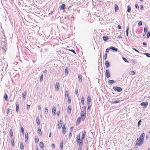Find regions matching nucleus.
<instances>
[{
	"label": "nucleus",
	"instance_id": "obj_1",
	"mask_svg": "<svg viewBox=\"0 0 150 150\" xmlns=\"http://www.w3.org/2000/svg\"><path fill=\"white\" fill-rule=\"evenodd\" d=\"M143 141L142 140H139V138H137L136 140V143L135 146H137V145L139 146H140L143 143Z\"/></svg>",
	"mask_w": 150,
	"mask_h": 150
},
{
	"label": "nucleus",
	"instance_id": "obj_2",
	"mask_svg": "<svg viewBox=\"0 0 150 150\" xmlns=\"http://www.w3.org/2000/svg\"><path fill=\"white\" fill-rule=\"evenodd\" d=\"M86 111L85 110H83L81 111V117L82 120L83 121L84 119H85L86 116Z\"/></svg>",
	"mask_w": 150,
	"mask_h": 150
},
{
	"label": "nucleus",
	"instance_id": "obj_3",
	"mask_svg": "<svg viewBox=\"0 0 150 150\" xmlns=\"http://www.w3.org/2000/svg\"><path fill=\"white\" fill-rule=\"evenodd\" d=\"M113 88L115 91L117 92H120L122 91V89L120 87H116V86L113 87Z\"/></svg>",
	"mask_w": 150,
	"mask_h": 150
},
{
	"label": "nucleus",
	"instance_id": "obj_4",
	"mask_svg": "<svg viewBox=\"0 0 150 150\" xmlns=\"http://www.w3.org/2000/svg\"><path fill=\"white\" fill-rule=\"evenodd\" d=\"M105 76L107 78H109L110 77V71L109 69H107L106 70L105 74Z\"/></svg>",
	"mask_w": 150,
	"mask_h": 150
},
{
	"label": "nucleus",
	"instance_id": "obj_5",
	"mask_svg": "<svg viewBox=\"0 0 150 150\" xmlns=\"http://www.w3.org/2000/svg\"><path fill=\"white\" fill-rule=\"evenodd\" d=\"M80 135H77L76 137V142L78 144V142H82V143H83V140H81V141H80Z\"/></svg>",
	"mask_w": 150,
	"mask_h": 150
},
{
	"label": "nucleus",
	"instance_id": "obj_6",
	"mask_svg": "<svg viewBox=\"0 0 150 150\" xmlns=\"http://www.w3.org/2000/svg\"><path fill=\"white\" fill-rule=\"evenodd\" d=\"M145 134L144 133H142L141 135L139 137V140H142V141H144V137Z\"/></svg>",
	"mask_w": 150,
	"mask_h": 150
},
{
	"label": "nucleus",
	"instance_id": "obj_7",
	"mask_svg": "<svg viewBox=\"0 0 150 150\" xmlns=\"http://www.w3.org/2000/svg\"><path fill=\"white\" fill-rule=\"evenodd\" d=\"M148 104L147 102H142L141 103L140 105L144 106V108H146Z\"/></svg>",
	"mask_w": 150,
	"mask_h": 150
},
{
	"label": "nucleus",
	"instance_id": "obj_8",
	"mask_svg": "<svg viewBox=\"0 0 150 150\" xmlns=\"http://www.w3.org/2000/svg\"><path fill=\"white\" fill-rule=\"evenodd\" d=\"M62 120H60L58 123V127L59 129H60L62 127Z\"/></svg>",
	"mask_w": 150,
	"mask_h": 150
},
{
	"label": "nucleus",
	"instance_id": "obj_9",
	"mask_svg": "<svg viewBox=\"0 0 150 150\" xmlns=\"http://www.w3.org/2000/svg\"><path fill=\"white\" fill-rule=\"evenodd\" d=\"M59 83L57 82L55 85V89L56 90L58 91L59 89Z\"/></svg>",
	"mask_w": 150,
	"mask_h": 150
},
{
	"label": "nucleus",
	"instance_id": "obj_10",
	"mask_svg": "<svg viewBox=\"0 0 150 150\" xmlns=\"http://www.w3.org/2000/svg\"><path fill=\"white\" fill-rule=\"evenodd\" d=\"M105 67L106 68H107L110 66V63L108 61H106L105 62Z\"/></svg>",
	"mask_w": 150,
	"mask_h": 150
},
{
	"label": "nucleus",
	"instance_id": "obj_11",
	"mask_svg": "<svg viewBox=\"0 0 150 150\" xmlns=\"http://www.w3.org/2000/svg\"><path fill=\"white\" fill-rule=\"evenodd\" d=\"M110 49L113 50V51H114V52H117L118 51V49H117V48L115 47H110Z\"/></svg>",
	"mask_w": 150,
	"mask_h": 150
},
{
	"label": "nucleus",
	"instance_id": "obj_12",
	"mask_svg": "<svg viewBox=\"0 0 150 150\" xmlns=\"http://www.w3.org/2000/svg\"><path fill=\"white\" fill-rule=\"evenodd\" d=\"M91 101V99L89 96H88L87 98V103L88 105H89Z\"/></svg>",
	"mask_w": 150,
	"mask_h": 150
},
{
	"label": "nucleus",
	"instance_id": "obj_13",
	"mask_svg": "<svg viewBox=\"0 0 150 150\" xmlns=\"http://www.w3.org/2000/svg\"><path fill=\"white\" fill-rule=\"evenodd\" d=\"M52 112L53 115H55L56 114V108L55 107H53L52 108Z\"/></svg>",
	"mask_w": 150,
	"mask_h": 150
},
{
	"label": "nucleus",
	"instance_id": "obj_14",
	"mask_svg": "<svg viewBox=\"0 0 150 150\" xmlns=\"http://www.w3.org/2000/svg\"><path fill=\"white\" fill-rule=\"evenodd\" d=\"M62 134H64L67 132L66 128L64 127H62Z\"/></svg>",
	"mask_w": 150,
	"mask_h": 150
},
{
	"label": "nucleus",
	"instance_id": "obj_15",
	"mask_svg": "<svg viewBox=\"0 0 150 150\" xmlns=\"http://www.w3.org/2000/svg\"><path fill=\"white\" fill-rule=\"evenodd\" d=\"M120 101V100H115L114 101H110V102L111 104H114L119 103Z\"/></svg>",
	"mask_w": 150,
	"mask_h": 150
},
{
	"label": "nucleus",
	"instance_id": "obj_16",
	"mask_svg": "<svg viewBox=\"0 0 150 150\" xmlns=\"http://www.w3.org/2000/svg\"><path fill=\"white\" fill-rule=\"evenodd\" d=\"M81 118L80 117H79L77 120L76 125H78L80 124L81 122Z\"/></svg>",
	"mask_w": 150,
	"mask_h": 150
},
{
	"label": "nucleus",
	"instance_id": "obj_17",
	"mask_svg": "<svg viewBox=\"0 0 150 150\" xmlns=\"http://www.w3.org/2000/svg\"><path fill=\"white\" fill-rule=\"evenodd\" d=\"M103 40L105 41H106L108 40L109 39L108 37L106 36H103Z\"/></svg>",
	"mask_w": 150,
	"mask_h": 150
},
{
	"label": "nucleus",
	"instance_id": "obj_18",
	"mask_svg": "<svg viewBox=\"0 0 150 150\" xmlns=\"http://www.w3.org/2000/svg\"><path fill=\"white\" fill-rule=\"evenodd\" d=\"M36 121L37 125L38 126L40 124V120L38 117H36Z\"/></svg>",
	"mask_w": 150,
	"mask_h": 150
},
{
	"label": "nucleus",
	"instance_id": "obj_19",
	"mask_svg": "<svg viewBox=\"0 0 150 150\" xmlns=\"http://www.w3.org/2000/svg\"><path fill=\"white\" fill-rule=\"evenodd\" d=\"M19 104L18 103H17L16 104V111L17 112H18L19 109Z\"/></svg>",
	"mask_w": 150,
	"mask_h": 150
},
{
	"label": "nucleus",
	"instance_id": "obj_20",
	"mask_svg": "<svg viewBox=\"0 0 150 150\" xmlns=\"http://www.w3.org/2000/svg\"><path fill=\"white\" fill-rule=\"evenodd\" d=\"M108 82L109 84L110 85L114 83L115 81L113 80H109Z\"/></svg>",
	"mask_w": 150,
	"mask_h": 150
},
{
	"label": "nucleus",
	"instance_id": "obj_21",
	"mask_svg": "<svg viewBox=\"0 0 150 150\" xmlns=\"http://www.w3.org/2000/svg\"><path fill=\"white\" fill-rule=\"evenodd\" d=\"M63 141H61L60 145V150H62V149L63 148Z\"/></svg>",
	"mask_w": 150,
	"mask_h": 150
},
{
	"label": "nucleus",
	"instance_id": "obj_22",
	"mask_svg": "<svg viewBox=\"0 0 150 150\" xmlns=\"http://www.w3.org/2000/svg\"><path fill=\"white\" fill-rule=\"evenodd\" d=\"M71 112V106H68V108L67 112L68 113L70 114Z\"/></svg>",
	"mask_w": 150,
	"mask_h": 150
},
{
	"label": "nucleus",
	"instance_id": "obj_23",
	"mask_svg": "<svg viewBox=\"0 0 150 150\" xmlns=\"http://www.w3.org/2000/svg\"><path fill=\"white\" fill-rule=\"evenodd\" d=\"M39 145L40 146L41 148H43L44 146V144L42 142H40Z\"/></svg>",
	"mask_w": 150,
	"mask_h": 150
},
{
	"label": "nucleus",
	"instance_id": "obj_24",
	"mask_svg": "<svg viewBox=\"0 0 150 150\" xmlns=\"http://www.w3.org/2000/svg\"><path fill=\"white\" fill-rule=\"evenodd\" d=\"M129 30V26H127L126 27V34L127 36H128V31Z\"/></svg>",
	"mask_w": 150,
	"mask_h": 150
},
{
	"label": "nucleus",
	"instance_id": "obj_25",
	"mask_svg": "<svg viewBox=\"0 0 150 150\" xmlns=\"http://www.w3.org/2000/svg\"><path fill=\"white\" fill-rule=\"evenodd\" d=\"M65 5L64 4H62L60 7V9L62 10H64L65 9Z\"/></svg>",
	"mask_w": 150,
	"mask_h": 150
},
{
	"label": "nucleus",
	"instance_id": "obj_26",
	"mask_svg": "<svg viewBox=\"0 0 150 150\" xmlns=\"http://www.w3.org/2000/svg\"><path fill=\"white\" fill-rule=\"evenodd\" d=\"M78 78L79 80V81L80 82H81L82 81V77L81 75V74H79L78 76Z\"/></svg>",
	"mask_w": 150,
	"mask_h": 150
},
{
	"label": "nucleus",
	"instance_id": "obj_27",
	"mask_svg": "<svg viewBox=\"0 0 150 150\" xmlns=\"http://www.w3.org/2000/svg\"><path fill=\"white\" fill-rule=\"evenodd\" d=\"M4 98L5 99V100H8V96L7 94L5 93L4 96Z\"/></svg>",
	"mask_w": 150,
	"mask_h": 150
},
{
	"label": "nucleus",
	"instance_id": "obj_28",
	"mask_svg": "<svg viewBox=\"0 0 150 150\" xmlns=\"http://www.w3.org/2000/svg\"><path fill=\"white\" fill-rule=\"evenodd\" d=\"M26 91H24L23 93H22L23 97V98H25L26 97Z\"/></svg>",
	"mask_w": 150,
	"mask_h": 150
},
{
	"label": "nucleus",
	"instance_id": "obj_29",
	"mask_svg": "<svg viewBox=\"0 0 150 150\" xmlns=\"http://www.w3.org/2000/svg\"><path fill=\"white\" fill-rule=\"evenodd\" d=\"M119 8L118 7L117 5H115V10L116 12H117L118 11Z\"/></svg>",
	"mask_w": 150,
	"mask_h": 150
},
{
	"label": "nucleus",
	"instance_id": "obj_30",
	"mask_svg": "<svg viewBox=\"0 0 150 150\" xmlns=\"http://www.w3.org/2000/svg\"><path fill=\"white\" fill-rule=\"evenodd\" d=\"M28 133L27 132L25 133V139L26 141H27V140H28Z\"/></svg>",
	"mask_w": 150,
	"mask_h": 150
},
{
	"label": "nucleus",
	"instance_id": "obj_31",
	"mask_svg": "<svg viewBox=\"0 0 150 150\" xmlns=\"http://www.w3.org/2000/svg\"><path fill=\"white\" fill-rule=\"evenodd\" d=\"M127 12L129 13L130 12L131 9V7L129 6V5L127 6Z\"/></svg>",
	"mask_w": 150,
	"mask_h": 150
},
{
	"label": "nucleus",
	"instance_id": "obj_32",
	"mask_svg": "<svg viewBox=\"0 0 150 150\" xmlns=\"http://www.w3.org/2000/svg\"><path fill=\"white\" fill-rule=\"evenodd\" d=\"M38 132L39 134H41L40 135H41V134H42L41 130V129H40L39 127L38 128Z\"/></svg>",
	"mask_w": 150,
	"mask_h": 150
},
{
	"label": "nucleus",
	"instance_id": "obj_33",
	"mask_svg": "<svg viewBox=\"0 0 150 150\" xmlns=\"http://www.w3.org/2000/svg\"><path fill=\"white\" fill-rule=\"evenodd\" d=\"M20 148L21 150H23L24 149V146L23 144L21 143L20 144Z\"/></svg>",
	"mask_w": 150,
	"mask_h": 150
},
{
	"label": "nucleus",
	"instance_id": "obj_34",
	"mask_svg": "<svg viewBox=\"0 0 150 150\" xmlns=\"http://www.w3.org/2000/svg\"><path fill=\"white\" fill-rule=\"evenodd\" d=\"M144 54L146 55L147 57H150V54L147 53H144Z\"/></svg>",
	"mask_w": 150,
	"mask_h": 150
},
{
	"label": "nucleus",
	"instance_id": "obj_35",
	"mask_svg": "<svg viewBox=\"0 0 150 150\" xmlns=\"http://www.w3.org/2000/svg\"><path fill=\"white\" fill-rule=\"evenodd\" d=\"M129 73L131 75H134L135 74V73L134 72V71H130Z\"/></svg>",
	"mask_w": 150,
	"mask_h": 150
},
{
	"label": "nucleus",
	"instance_id": "obj_36",
	"mask_svg": "<svg viewBox=\"0 0 150 150\" xmlns=\"http://www.w3.org/2000/svg\"><path fill=\"white\" fill-rule=\"evenodd\" d=\"M147 28L146 27H145L144 28V31L145 32V33H146V32L147 31Z\"/></svg>",
	"mask_w": 150,
	"mask_h": 150
},
{
	"label": "nucleus",
	"instance_id": "obj_37",
	"mask_svg": "<svg viewBox=\"0 0 150 150\" xmlns=\"http://www.w3.org/2000/svg\"><path fill=\"white\" fill-rule=\"evenodd\" d=\"M150 36V32L148 31V32L147 35H146V36H147L146 38H149V37Z\"/></svg>",
	"mask_w": 150,
	"mask_h": 150
},
{
	"label": "nucleus",
	"instance_id": "obj_38",
	"mask_svg": "<svg viewBox=\"0 0 150 150\" xmlns=\"http://www.w3.org/2000/svg\"><path fill=\"white\" fill-rule=\"evenodd\" d=\"M69 96V93L68 91H66L65 92V96L68 97Z\"/></svg>",
	"mask_w": 150,
	"mask_h": 150
},
{
	"label": "nucleus",
	"instance_id": "obj_39",
	"mask_svg": "<svg viewBox=\"0 0 150 150\" xmlns=\"http://www.w3.org/2000/svg\"><path fill=\"white\" fill-rule=\"evenodd\" d=\"M122 59L123 61H125V62H127L128 63L129 62L127 60V59L124 57H122Z\"/></svg>",
	"mask_w": 150,
	"mask_h": 150
},
{
	"label": "nucleus",
	"instance_id": "obj_40",
	"mask_svg": "<svg viewBox=\"0 0 150 150\" xmlns=\"http://www.w3.org/2000/svg\"><path fill=\"white\" fill-rule=\"evenodd\" d=\"M71 102V100L70 97L68 98V103H70Z\"/></svg>",
	"mask_w": 150,
	"mask_h": 150
},
{
	"label": "nucleus",
	"instance_id": "obj_41",
	"mask_svg": "<svg viewBox=\"0 0 150 150\" xmlns=\"http://www.w3.org/2000/svg\"><path fill=\"white\" fill-rule=\"evenodd\" d=\"M81 102L82 104H83L84 102V98L82 97L81 99Z\"/></svg>",
	"mask_w": 150,
	"mask_h": 150
},
{
	"label": "nucleus",
	"instance_id": "obj_42",
	"mask_svg": "<svg viewBox=\"0 0 150 150\" xmlns=\"http://www.w3.org/2000/svg\"><path fill=\"white\" fill-rule=\"evenodd\" d=\"M48 112V110L47 108H45V113L47 114Z\"/></svg>",
	"mask_w": 150,
	"mask_h": 150
},
{
	"label": "nucleus",
	"instance_id": "obj_43",
	"mask_svg": "<svg viewBox=\"0 0 150 150\" xmlns=\"http://www.w3.org/2000/svg\"><path fill=\"white\" fill-rule=\"evenodd\" d=\"M86 132L85 131H84L82 133V136L85 137L86 135Z\"/></svg>",
	"mask_w": 150,
	"mask_h": 150
},
{
	"label": "nucleus",
	"instance_id": "obj_44",
	"mask_svg": "<svg viewBox=\"0 0 150 150\" xmlns=\"http://www.w3.org/2000/svg\"><path fill=\"white\" fill-rule=\"evenodd\" d=\"M21 132L22 134H24V128L23 127H21Z\"/></svg>",
	"mask_w": 150,
	"mask_h": 150
},
{
	"label": "nucleus",
	"instance_id": "obj_45",
	"mask_svg": "<svg viewBox=\"0 0 150 150\" xmlns=\"http://www.w3.org/2000/svg\"><path fill=\"white\" fill-rule=\"evenodd\" d=\"M142 25V22L141 21H140L138 23V25L139 26H141Z\"/></svg>",
	"mask_w": 150,
	"mask_h": 150
},
{
	"label": "nucleus",
	"instance_id": "obj_46",
	"mask_svg": "<svg viewBox=\"0 0 150 150\" xmlns=\"http://www.w3.org/2000/svg\"><path fill=\"white\" fill-rule=\"evenodd\" d=\"M107 57V53H106L104 55V57L103 58L105 60L106 59Z\"/></svg>",
	"mask_w": 150,
	"mask_h": 150
},
{
	"label": "nucleus",
	"instance_id": "obj_47",
	"mask_svg": "<svg viewBox=\"0 0 150 150\" xmlns=\"http://www.w3.org/2000/svg\"><path fill=\"white\" fill-rule=\"evenodd\" d=\"M11 144H12V146H14V140L12 139L11 141Z\"/></svg>",
	"mask_w": 150,
	"mask_h": 150
},
{
	"label": "nucleus",
	"instance_id": "obj_48",
	"mask_svg": "<svg viewBox=\"0 0 150 150\" xmlns=\"http://www.w3.org/2000/svg\"><path fill=\"white\" fill-rule=\"evenodd\" d=\"M65 73H67V74L68 73V70L67 68H66L65 71Z\"/></svg>",
	"mask_w": 150,
	"mask_h": 150
},
{
	"label": "nucleus",
	"instance_id": "obj_49",
	"mask_svg": "<svg viewBox=\"0 0 150 150\" xmlns=\"http://www.w3.org/2000/svg\"><path fill=\"white\" fill-rule=\"evenodd\" d=\"M75 94L77 96L79 94H78V90L77 89H76L75 91Z\"/></svg>",
	"mask_w": 150,
	"mask_h": 150
},
{
	"label": "nucleus",
	"instance_id": "obj_50",
	"mask_svg": "<svg viewBox=\"0 0 150 150\" xmlns=\"http://www.w3.org/2000/svg\"><path fill=\"white\" fill-rule=\"evenodd\" d=\"M43 76L42 74L40 76V81H41L43 80Z\"/></svg>",
	"mask_w": 150,
	"mask_h": 150
},
{
	"label": "nucleus",
	"instance_id": "obj_51",
	"mask_svg": "<svg viewBox=\"0 0 150 150\" xmlns=\"http://www.w3.org/2000/svg\"><path fill=\"white\" fill-rule=\"evenodd\" d=\"M141 120H140L138 122L137 125L139 126L140 125L141 123Z\"/></svg>",
	"mask_w": 150,
	"mask_h": 150
},
{
	"label": "nucleus",
	"instance_id": "obj_52",
	"mask_svg": "<svg viewBox=\"0 0 150 150\" xmlns=\"http://www.w3.org/2000/svg\"><path fill=\"white\" fill-rule=\"evenodd\" d=\"M35 142L36 143H38L39 141V139L38 138H36V137H35Z\"/></svg>",
	"mask_w": 150,
	"mask_h": 150
},
{
	"label": "nucleus",
	"instance_id": "obj_53",
	"mask_svg": "<svg viewBox=\"0 0 150 150\" xmlns=\"http://www.w3.org/2000/svg\"><path fill=\"white\" fill-rule=\"evenodd\" d=\"M82 145H79V148L78 149L81 150L82 148Z\"/></svg>",
	"mask_w": 150,
	"mask_h": 150
},
{
	"label": "nucleus",
	"instance_id": "obj_54",
	"mask_svg": "<svg viewBox=\"0 0 150 150\" xmlns=\"http://www.w3.org/2000/svg\"><path fill=\"white\" fill-rule=\"evenodd\" d=\"M135 8H139V6L137 4H135Z\"/></svg>",
	"mask_w": 150,
	"mask_h": 150
},
{
	"label": "nucleus",
	"instance_id": "obj_55",
	"mask_svg": "<svg viewBox=\"0 0 150 150\" xmlns=\"http://www.w3.org/2000/svg\"><path fill=\"white\" fill-rule=\"evenodd\" d=\"M140 9L141 10H143L144 8H143V6L142 5H140Z\"/></svg>",
	"mask_w": 150,
	"mask_h": 150
},
{
	"label": "nucleus",
	"instance_id": "obj_56",
	"mask_svg": "<svg viewBox=\"0 0 150 150\" xmlns=\"http://www.w3.org/2000/svg\"><path fill=\"white\" fill-rule=\"evenodd\" d=\"M50 36V35L49 34H47L46 35V37H47V38H49Z\"/></svg>",
	"mask_w": 150,
	"mask_h": 150
},
{
	"label": "nucleus",
	"instance_id": "obj_57",
	"mask_svg": "<svg viewBox=\"0 0 150 150\" xmlns=\"http://www.w3.org/2000/svg\"><path fill=\"white\" fill-rule=\"evenodd\" d=\"M69 50L70 51L76 54L75 52V51L74 50Z\"/></svg>",
	"mask_w": 150,
	"mask_h": 150
},
{
	"label": "nucleus",
	"instance_id": "obj_58",
	"mask_svg": "<svg viewBox=\"0 0 150 150\" xmlns=\"http://www.w3.org/2000/svg\"><path fill=\"white\" fill-rule=\"evenodd\" d=\"M109 49L108 48L106 49V53H108L109 52Z\"/></svg>",
	"mask_w": 150,
	"mask_h": 150
},
{
	"label": "nucleus",
	"instance_id": "obj_59",
	"mask_svg": "<svg viewBox=\"0 0 150 150\" xmlns=\"http://www.w3.org/2000/svg\"><path fill=\"white\" fill-rule=\"evenodd\" d=\"M133 50H134V51H135L138 52H139L135 48H132Z\"/></svg>",
	"mask_w": 150,
	"mask_h": 150
},
{
	"label": "nucleus",
	"instance_id": "obj_60",
	"mask_svg": "<svg viewBox=\"0 0 150 150\" xmlns=\"http://www.w3.org/2000/svg\"><path fill=\"white\" fill-rule=\"evenodd\" d=\"M117 28L119 29H121V26L120 25H118L117 26Z\"/></svg>",
	"mask_w": 150,
	"mask_h": 150
},
{
	"label": "nucleus",
	"instance_id": "obj_61",
	"mask_svg": "<svg viewBox=\"0 0 150 150\" xmlns=\"http://www.w3.org/2000/svg\"><path fill=\"white\" fill-rule=\"evenodd\" d=\"M30 105H27V109L29 110L30 108Z\"/></svg>",
	"mask_w": 150,
	"mask_h": 150
},
{
	"label": "nucleus",
	"instance_id": "obj_62",
	"mask_svg": "<svg viewBox=\"0 0 150 150\" xmlns=\"http://www.w3.org/2000/svg\"><path fill=\"white\" fill-rule=\"evenodd\" d=\"M51 146L52 147H53L54 148V144H51Z\"/></svg>",
	"mask_w": 150,
	"mask_h": 150
},
{
	"label": "nucleus",
	"instance_id": "obj_63",
	"mask_svg": "<svg viewBox=\"0 0 150 150\" xmlns=\"http://www.w3.org/2000/svg\"><path fill=\"white\" fill-rule=\"evenodd\" d=\"M10 112V110L9 109H7V113L8 114L9 112Z\"/></svg>",
	"mask_w": 150,
	"mask_h": 150
},
{
	"label": "nucleus",
	"instance_id": "obj_64",
	"mask_svg": "<svg viewBox=\"0 0 150 150\" xmlns=\"http://www.w3.org/2000/svg\"><path fill=\"white\" fill-rule=\"evenodd\" d=\"M71 136H72V134H71V132H70L69 133V137H71Z\"/></svg>",
	"mask_w": 150,
	"mask_h": 150
}]
</instances>
